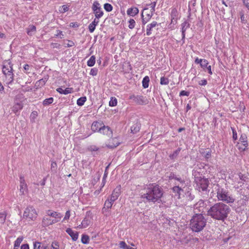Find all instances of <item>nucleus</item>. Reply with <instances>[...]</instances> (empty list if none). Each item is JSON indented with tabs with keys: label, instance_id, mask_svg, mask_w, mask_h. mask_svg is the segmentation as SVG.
<instances>
[{
	"label": "nucleus",
	"instance_id": "52",
	"mask_svg": "<svg viewBox=\"0 0 249 249\" xmlns=\"http://www.w3.org/2000/svg\"><path fill=\"white\" fill-rule=\"evenodd\" d=\"M129 25H128V28L130 29H132L135 27V21L133 19H130L128 21Z\"/></svg>",
	"mask_w": 249,
	"mask_h": 249
},
{
	"label": "nucleus",
	"instance_id": "3",
	"mask_svg": "<svg viewBox=\"0 0 249 249\" xmlns=\"http://www.w3.org/2000/svg\"><path fill=\"white\" fill-rule=\"evenodd\" d=\"M214 195H216V197L218 201L224 202L227 204L233 203L235 201V199L231 195L228 190L218 184L214 185L210 196L213 197Z\"/></svg>",
	"mask_w": 249,
	"mask_h": 249
},
{
	"label": "nucleus",
	"instance_id": "24",
	"mask_svg": "<svg viewBox=\"0 0 249 249\" xmlns=\"http://www.w3.org/2000/svg\"><path fill=\"white\" fill-rule=\"evenodd\" d=\"M66 232L71 237L73 241H76L78 238V233L77 231L74 232L71 228L67 229Z\"/></svg>",
	"mask_w": 249,
	"mask_h": 249
},
{
	"label": "nucleus",
	"instance_id": "33",
	"mask_svg": "<svg viewBox=\"0 0 249 249\" xmlns=\"http://www.w3.org/2000/svg\"><path fill=\"white\" fill-rule=\"evenodd\" d=\"M211 150L208 149V150H206L202 152L201 153L202 155L207 160H208L211 157Z\"/></svg>",
	"mask_w": 249,
	"mask_h": 249
},
{
	"label": "nucleus",
	"instance_id": "40",
	"mask_svg": "<svg viewBox=\"0 0 249 249\" xmlns=\"http://www.w3.org/2000/svg\"><path fill=\"white\" fill-rule=\"evenodd\" d=\"M23 240V237L22 236L18 237L14 242L15 247H19Z\"/></svg>",
	"mask_w": 249,
	"mask_h": 249
},
{
	"label": "nucleus",
	"instance_id": "49",
	"mask_svg": "<svg viewBox=\"0 0 249 249\" xmlns=\"http://www.w3.org/2000/svg\"><path fill=\"white\" fill-rule=\"evenodd\" d=\"M231 129L232 132V138L234 142H235V141H236L237 140V133L234 128L231 127Z\"/></svg>",
	"mask_w": 249,
	"mask_h": 249
},
{
	"label": "nucleus",
	"instance_id": "35",
	"mask_svg": "<svg viewBox=\"0 0 249 249\" xmlns=\"http://www.w3.org/2000/svg\"><path fill=\"white\" fill-rule=\"evenodd\" d=\"M92 9L93 12L97 10L100 11V9H101L100 4L97 1H94L92 7Z\"/></svg>",
	"mask_w": 249,
	"mask_h": 249
},
{
	"label": "nucleus",
	"instance_id": "59",
	"mask_svg": "<svg viewBox=\"0 0 249 249\" xmlns=\"http://www.w3.org/2000/svg\"><path fill=\"white\" fill-rule=\"evenodd\" d=\"M127 245L126 244L125 242L124 241H121L119 243V247L120 248L126 249L127 247Z\"/></svg>",
	"mask_w": 249,
	"mask_h": 249
},
{
	"label": "nucleus",
	"instance_id": "27",
	"mask_svg": "<svg viewBox=\"0 0 249 249\" xmlns=\"http://www.w3.org/2000/svg\"><path fill=\"white\" fill-rule=\"evenodd\" d=\"M139 13V9L137 7L128 8L127 10L128 15L134 17Z\"/></svg>",
	"mask_w": 249,
	"mask_h": 249
},
{
	"label": "nucleus",
	"instance_id": "45",
	"mask_svg": "<svg viewBox=\"0 0 249 249\" xmlns=\"http://www.w3.org/2000/svg\"><path fill=\"white\" fill-rule=\"evenodd\" d=\"M104 8L105 9V10L107 12H110L113 9L112 6L108 3H106L104 5Z\"/></svg>",
	"mask_w": 249,
	"mask_h": 249
},
{
	"label": "nucleus",
	"instance_id": "39",
	"mask_svg": "<svg viewBox=\"0 0 249 249\" xmlns=\"http://www.w3.org/2000/svg\"><path fill=\"white\" fill-rule=\"evenodd\" d=\"M53 102V97H50L48 99H45L43 101V105L45 106H48V105L52 104Z\"/></svg>",
	"mask_w": 249,
	"mask_h": 249
},
{
	"label": "nucleus",
	"instance_id": "25",
	"mask_svg": "<svg viewBox=\"0 0 249 249\" xmlns=\"http://www.w3.org/2000/svg\"><path fill=\"white\" fill-rule=\"evenodd\" d=\"M238 176L239 177V178L241 181H238V183L239 184H240V186H242L244 184V182L247 181V179H248V178L247 176H246L245 174H243L241 173H239L238 174Z\"/></svg>",
	"mask_w": 249,
	"mask_h": 249
},
{
	"label": "nucleus",
	"instance_id": "2",
	"mask_svg": "<svg viewBox=\"0 0 249 249\" xmlns=\"http://www.w3.org/2000/svg\"><path fill=\"white\" fill-rule=\"evenodd\" d=\"M145 193L141 196V198L145 199L148 202L155 203L158 201L163 195L162 190L155 184H150L145 188Z\"/></svg>",
	"mask_w": 249,
	"mask_h": 249
},
{
	"label": "nucleus",
	"instance_id": "41",
	"mask_svg": "<svg viewBox=\"0 0 249 249\" xmlns=\"http://www.w3.org/2000/svg\"><path fill=\"white\" fill-rule=\"evenodd\" d=\"M6 213L4 212L3 213H0V223L4 224L6 217Z\"/></svg>",
	"mask_w": 249,
	"mask_h": 249
},
{
	"label": "nucleus",
	"instance_id": "18",
	"mask_svg": "<svg viewBox=\"0 0 249 249\" xmlns=\"http://www.w3.org/2000/svg\"><path fill=\"white\" fill-rule=\"evenodd\" d=\"M120 143V142L117 138H113L109 140L108 143L107 144L106 146L109 148L112 149L118 146Z\"/></svg>",
	"mask_w": 249,
	"mask_h": 249
},
{
	"label": "nucleus",
	"instance_id": "43",
	"mask_svg": "<svg viewBox=\"0 0 249 249\" xmlns=\"http://www.w3.org/2000/svg\"><path fill=\"white\" fill-rule=\"evenodd\" d=\"M117 100L115 97H112L110 98V100L109 102V105L110 107H115L117 105Z\"/></svg>",
	"mask_w": 249,
	"mask_h": 249
},
{
	"label": "nucleus",
	"instance_id": "6",
	"mask_svg": "<svg viewBox=\"0 0 249 249\" xmlns=\"http://www.w3.org/2000/svg\"><path fill=\"white\" fill-rule=\"evenodd\" d=\"M195 181L197 189L200 192H205L206 194H207L208 187L209 184L208 179L199 177L196 178Z\"/></svg>",
	"mask_w": 249,
	"mask_h": 249
},
{
	"label": "nucleus",
	"instance_id": "4",
	"mask_svg": "<svg viewBox=\"0 0 249 249\" xmlns=\"http://www.w3.org/2000/svg\"><path fill=\"white\" fill-rule=\"evenodd\" d=\"M206 219L203 214L196 213L190 220V227L193 231L198 232L203 230L206 226Z\"/></svg>",
	"mask_w": 249,
	"mask_h": 249
},
{
	"label": "nucleus",
	"instance_id": "64",
	"mask_svg": "<svg viewBox=\"0 0 249 249\" xmlns=\"http://www.w3.org/2000/svg\"><path fill=\"white\" fill-rule=\"evenodd\" d=\"M55 36H58L60 38H63L64 37V35L61 31L57 30V34L55 35Z\"/></svg>",
	"mask_w": 249,
	"mask_h": 249
},
{
	"label": "nucleus",
	"instance_id": "20",
	"mask_svg": "<svg viewBox=\"0 0 249 249\" xmlns=\"http://www.w3.org/2000/svg\"><path fill=\"white\" fill-rule=\"evenodd\" d=\"M181 33H182V40L183 43H184V39L185 37V32L187 29L189 28L190 26V24L187 21H184L181 25Z\"/></svg>",
	"mask_w": 249,
	"mask_h": 249
},
{
	"label": "nucleus",
	"instance_id": "1",
	"mask_svg": "<svg viewBox=\"0 0 249 249\" xmlns=\"http://www.w3.org/2000/svg\"><path fill=\"white\" fill-rule=\"evenodd\" d=\"M231 212L230 207L222 202H218L212 205L207 210V215L214 220L224 222L227 219Z\"/></svg>",
	"mask_w": 249,
	"mask_h": 249
},
{
	"label": "nucleus",
	"instance_id": "22",
	"mask_svg": "<svg viewBox=\"0 0 249 249\" xmlns=\"http://www.w3.org/2000/svg\"><path fill=\"white\" fill-rule=\"evenodd\" d=\"M200 67L204 70L205 71H208V72L210 75L213 74V71L211 70V66L209 65V62L207 60L204 59V61H203V63H202Z\"/></svg>",
	"mask_w": 249,
	"mask_h": 249
},
{
	"label": "nucleus",
	"instance_id": "56",
	"mask_svg": "<svg viewBox=\"0 0 249 249\" xmlns=\"http://www.w3.org/2000/svg\"><path fill=\"white\" fill-rule=\"evenodd\" d=\"M98 73V69L96 68H94L91 69L89 74L92 76H96Z\"/></svg>",
	"mask_w": 249,
	"mask_h": 249
},
{
	"label": "nucleus",
	"instance_id": "47",
	"mask_svg": "<svg viewBox=\"0 0 249 249\" xmlns=\"http://www.w3.org/2000/svg\"><path fill=\"white\" fill-rule=\"evenodd\" d=\"M175 180H177V181L179 182V184H178L179 186H181V187H185L186 186L185 184V181L184 179H182L180 177H178L177 176Z\"/></svg>",
	"mask_w": 249,
	"mask_h": 249
},
{
	"label": "nucleus",
	"instance_id": "19",
	"mask_svg": "<svg viewBox=\"0 0 249 249\" xmlns=\"http://www.w3.org/2000/svg\"><path fill=\"white\" fill-rule=\"evenodd\" d=\"M104 123L103 122L94 121L92 124L91 129L92 131L94 132H99L100 127H102Z\"/></svg>",
	"mask_w": 249,
	"mask_h": 249
},
{
	"label": "nucleus",
	"instance_id": "28",
	"mask_svg": "<svg viewBox=\"0 0 249 249\" xmlns=\"http://www.w3.org/2000/svg\"><path fill=\"white\" fill-rule=\"evenodd\" d=\"M26 30L27 34L30 36H32L36 32V27L35 25H31L26 29Z\"/></svg>",
	"mask_w": 249,
	"mask_h": 249
},
{
	"label": "nucleus",
	"instance_id": "11",
	"mask_svg": "<svg viewBox=\"0 0 249 249\" xmlns=\"http://www.w3.org/2000/svg\"><path fill=\"white\" fill-rule=\"evenodd\" d=\"M56 223H57V221L56 220H53L51 219L49 216H48L47 214L43 217L41 222L42 226L43 227H48Z\"/></svg>",
	"mask_w": 249,
	"mask_h": 249
},
{
	"label": "nucleus",
	"instance_id": "21",
	"mask_svg": "<svg viewBox=\"0 0 249 249\" xmlns=\"http://www.w3.org/2000/svg\"><path fill=\"white\" fill-rule=\"evenodd\" d=\"M13 72L12 66L10 62H5L2 66V72L4 74Z\"/></svg>",
	"mask_w": 249,
	"mask_h": 249
},
{
	"label": "nucleus",
	"instance_id": "17",
	"mask_svg": "<svg viewBox=\"0 0 249 249\" xmlns=\"http://www.w3.org/2000/svg\"><path fill=\"white\" fill-rule=\"evenodd\" d=\"M20 192L22 195H24L27 192V186L24 177L20 176L19 177Z\"/></svg>",
	"mask_w": 249,
	"mask_h": 249
},
{
	"label": "nucleus",
	"instance_id": "23",
	"mask_svg": "<svg viewBox=\"0 0 249 249\" xmlns=\"http://www.w3.org/2000/svg\"><path fill=\"white\" fill-rule=\"evenodd\" d=\"M158 25L157 22L156 21H153L150 24H149L147 25L146 28V35L147 36H150L152 34L151 32L153 30V29L156 27Z\"/></svg>",
	"mask_w": 249,
	"mask_h": 249
},
{
	"label": "nucleus",
	"instance_id": "14",
	"mask_svg": "<svg viewBox=\"0 0 249 249\" xmlns=\"http://www.w3.org/2000/svg\"><path fill=\"white\" fill-rule=\"evenodd\" d=\"M178 16V13L177 9L176 8H172L170 13V18L171 19V25L172 24L175 25L177 23Z\"/></svg>",
	"mask_w": 249,
	"mask_h": 249
},
{
	"label": "nucleus",
	"instance_id": "5",
	"mask_svg": "<svg viewBox=\"0 0 249 249\" xmlns=\"http://www.w3.org/2000/svg\"><path fill=\"white\" fill-rule=\"evenodd\" d=\"M121 187L119 186V187H117L115 188L113 191L112 192V193L110 196V198L109 199H107L106 200L105 204H104V207L103 208V210H104L105 209H109L111 208L113 203L114 202L117 200L119 196L120 193H121Z\"/></svg>",
	"mask_w": 249,
	"mask_h": 249
},
{
	"label": "nucleus",
	"instance_id": "10",
	"mask_svg": "<svg viewBox=\"0 0 249 249\" xmlns=\"http://www.w3.org/2000/svg\"><path fill=\"white\" fill-rule=\"evenodd\" d=\"M92 219V213L90 211L87 212L85 217L82 220L81 224L79 225L77 227L79 229L87 228L91 223Z\"/></svg>",
	"mask_w": 249,
	"mask_h": 249
},
{
	"label": "nucleus",
	"instance_id": "38",
	"mask_svg": "<svg viewBox=\"0 0 249 249\" xmlns=\"http://www.w3.org/2000/svg\"><path fill=\"white\" fill-rule=\"evenodd\" d=\"M86 100H87V98L85 96L81 97L79 98V99H78V100H77V104L79 106H82L84 104V103H85Z\"/></svg>",
	"mask_w": 249,
	"mask_h": 249
},
{
	"label": "nucleus",
	"instance_id": "32",
	"mask_svg": "<svg viewBox=\"0 0 249 249\" xmlns=\"http://www.w3.org/2000/svg\"><path fill=\"white\" fill-rule=\"evenodd\" d=\"M150 81L149 77L148 76H145L142 79V84L144 89H146L149 86V83Z\"/></svg>",
	"mask_w": 249,
	"mask_h": 249
},
{
	"label": "nucleus",
	"instance_id": "63",
	"mask_svg": "<svg viewBox=\"0 0 249 249\" xmlns=\"http://www.w3.org/2000/svg\"><path fill=\"white\" fill-rule=\"evenodd\" d=\"M70 211H67V212L65 213V215L64 218H63V221L69 219L70 218Z\"/></svg>",
	"mask_w": 249,
	"mask_h": 249
},
{
	"label": "nucleus",
	"instance_id": "36",
	"mask_svg": "<svg viewBox=\"0 0 249 249\" xmlns=\"http://www.w3.org/2000/svg\"><path fill=\"white\" fill-rule=\"evenodd\" d=\"M185 194L186 197L189 201H192L195 198V196L192 194L190 191H186Z\"/></svg>",
	"mask_w": 249,
	"mask_h": 249
},
{
	"label": "nucleus",
	"instance_id": "12",
	"mask_svg": "<svg viewBox=\"0 0 249 249\" xmlns=\"http://www.w3.org/2000/svg\"><path fill=\"white\" fill-rule=\"evenodd\" d=\"M46 213L48 214V216L52 217L53 220H56L57 222H59L62 217L61 213L51 210L46 211Z\"/></svg>",
	"mask_w": 249,
	"mask_h": 249
},
{
	"label": "nucleus",
	"instance_id": "46",
	"mask_svg": "<svg viewBox=\"0 0 249 249\" xmlns=\"http://www.w3.org/2000/svg\"><path fill=\"white\" fill-rule=\"evenodd\" d=\"M51 249H60L59 243L57 241H53L51 244Z\"/></svg>",
	"mask_w": 249,
	"mask_h": 249
},
{
	"label": "nucleus",
	"instance_id": "37",
	"mask_svg": "<svg viewBox=\"0 0 249 249\" xmlns=\"http://www.w3.org/2000/svg\"><path fill=\"white\" fill-rule=\"evenodd\" d=\"M89 238L88 235L83 234L81 238V242L83 244H87L89 243Z\"/></svg>",
	"mask_w": 249,
	"mask_h": 249
},
{
	"label": "nucleus",
	"instance_id": "50",
	"mask_svg": "<svg viewBox=\"0 0 249 249\" xmlns=\"http://www.w3.org/2000/svg\"><path fill=\"white\" fill-rule=\"evenodd\" d=\"M157 2L154 1L152 3H151L149 4H147V6H150L151 9L150 12L153 13L154 14V12L155 11V6L156 5Z\"/></svg>",
	"mask_w": 249,
	"mask_h": 249
},
{
	"label": "nucleus",
	"instance_id": "55",
	"mask_svg": "<svg viewBox=\"0 0 249 249\" xmlns=\"http://www.w3.org/2000/svg\"><path fill=\"white\" fill-rule=\"evenodd\" d=\"M69 9V6L66 5H63L61 7V9H59V11L61 13H64L67 11H68Z\"/></svg>",
	"mask_w": 249,
	"mask_h": 249
},
{
	"label": "nucleus",
	"instance_id": "13",
	"mask_svg": "<svg viewBox=\"0 0 249 249\" xmlns=\"http://www.w3.org/2000/svg\"><path fill=\"white\" fill-rule=\"evenodd\" d=\"M100 133L107 136L108 137L112 136L113 132L112 129L108 126L103 125L99 129Z\"/></svg>",
	"mask_w": 249,
	"mask_h": 249
},
{
	"label": "nucleus",
	"instance_id": "9",
	"mask_svg": "<svg viewBox=\"0 0 249 249\" xmlns=\"http://www.w3.org/2000/svg\"><path fill=\"white\" fill-rule=\"evenodd\" d=\"M129 99L132 100L136 104L143 105L148 103V100L145 96L142 95H131L129 96Z\"/></svg>",
	"mask_w": 249,
	"mask_h": 249
},
{
	"label": "nucleus",
	"instance_id": "51",
	"mask_svg": "<svg viewBox=\"0 0 249 249\" xmlns=\"http://www.w3.org/2000/svg\"><path fill=\"white\" fill-rule=\"evenodd\" d=\"M22 108V106L20 104H17L15 105L13 107V110L16 113L19 110H20Z\"/></svg>",
	"mask_w": 249,
	"mask_h": 249
},
{
	"label": "nucleus",
	"instance_id": "15",
	"mask_svg": "<svg viewBox=\"0 0 249 249\" xmlns=\"http://www.w3.org/2000/svg\"><path fill=\"white\" fill-rule=\"evenodd\" d=\"M206 205L203 200H199L195 205L194 209L196 212H200L201 213L204 212V206Z\"/></svg>",
	"mask_w": 249,
	"mask_h": 249
},
{
	"label": "nucleus",
	"instance_id": "42",
	"mask_svg": "<svg viewBox=\"0 0 249 249\" xmlns=\"http://www.w3.org/2000/svg\"><path fill=\"white\" fill-rule=\"evenodd\" d=\"M94 14H95V16L96 18L99 19L103 16L104 13L101 9H100V11L97 10V11H94Z\"/></svg>",
	"mask_w": 249,
	"mask_h": 249
},
{
	"label": "nucleus",
	"instance_id": "8",
	"mask_svg": "<svg viewBox=\"0 0 249 249\" xmlns=\"http://www.w3.org/2000/svg\"><path fill=\"white\" fill-rule=\"evenodd\" d=\"M37 215L38 213L35 208L30 205L26 208L23 214L24 218H29L33 221L35 220Z\"/></svg>",
	"mask_w": 249,
	"mask_h": 249
},
{
	"label": "nucleus",
	"instance_id": "60",
	"mask_svg": "<svg viewBox=\"0 0 249 249\" xmlns=\"http://www.w3.org/2000/svg\"><path fill=\"white\" fill-rule=\"evenodd\" d=\"M107 176V173L106 172V171L105 172V173L104 174V176L102 179V187H103L106 183V179Z\"/></svg>",
	"mask_w": 249,
	"mask_h": 249
},
{
	"label": "nucleus",
	"instance_id": "53",
	"mask_svg": "<svg viewBox=\"0 0 249 249\" xmlns=\"http://www.w3.org/2000/svg\"><path fill=\"white\" fill-rule=\"evenodd\" d=\"M148 9V8H145L143 9V12H144V14H145L144 17H145L146 18H147L148 19H150L151 17L153 15V13L151 12H149V13H145V11L146 10H147Z\"/></svg>",
	"mask_w": 249,
	"mask_h": 249
},
{
	"label": "nucleus",
	"instance_id": "57",
	"mask_svg": "<svg viewBox=\"0 0 249 249\" xmlns=\"http://www.w3.org/2000/svg\"><path fill=\"white\" fill-rule=\"evenodd\" d=\"M96 26L95 24H94L93 23H92V22L91 23H90L89 25V31L90 33L93 32L95 30Z\"/></svg>",
	"mask_w": 249,
	"mask_h": 249
},
{
	"label": "nucleus",
	"instance_id": "58",
	"mask_svg": "<svg viewBox=\"0 0 249 249\" xmlns=\"http://www.w3.org/2000/svg\"><path fill=\"white\" fill-rule=\"evenodd\" d=\"M68 43H64L65 47H71L74 46V43L71 40H68Z\"/></svg>",
	"mask_w": 249,
	"mask_h": 249
},
{
	"label": "nucleus",
	"instance_id": "62",
	"mask_svg": "<svg viewBox=\"0 0 249 249\" xmlns=\"http://www.w3.org/2000/svg\"><path fill=\"white\" fill-rule=\"evenodd\" d=\"M190 95V92L186 90H181L179 93V96H188Z\"/></svg>",
	"mask_w": 249,
	"mask_h": 249
},
{
	"label": "nucleus",
	"instance_id": "54",
	"mask_svg": "<svg viewBox=\"0 0 249 249\" xmlns=\"http://www.w3.org/2000/svg\"><path fill=\"white\" fill-rule=\"evenodd\" d=\"M142 24L143 25H144L150 20L148 18L144 17V15H143V12H142Z\"/></svg>",
	"mask_w": 249,
	"mask_h": 249
},
{
	"label": "nucleus",
	"instance_id": "44",
	"mask_svg": "<svg viewBox=\"0 0 249 249\" xmlns=\"http://www.w3.org/2000/svg\"><path fill=\"white\" fill-rule=\"evenodd\" d=\"M169 81L168 78L164 76L160 78V84L162 85H166L169 84Z\"/></svg>",
	"mask_w": 249,
	"mask_h": 249
},
{
	"label": "nucleus",
	"instance_id": "30",
	"mask_svg": "<svg viewBox=\"0 0 249 249\" xmlns=\"http://www.w3.org/2000/svg\"><path fill=\"white\" fill-rule=\"evenodd\" d=\"M181 148L180 147H178L177 149H176L172 154H171L169 157L170 158V159L172 160H174L177 158L178 156V155L180 151H181Z\"/></svg>",
	"mask_w": 249,
	"mask_h": 249
},
{
	"label": "nucleus",
	"instance_id": "61",
	"mask_svg": "<svg viewBox=\"0 0 249 249\" xmlns=\"http://www.w3.org/2000/svg\"><path fill=\"white\" fill-rule=\"evenodd\" d=\"M41 243L39 242H34V249H40Z\"/></svg>",
	"mask_w": 249,
	"mask_h": 249
},
{
	"label": "nucleus",
	"instance_id": "31",
	"mask_svg": "<svg viewBox=\"0 0 249 249\" xmlns=\"http://www.w3.org/2000/svg\"><path fill=\"white\" fill-rule=\"evenodd\" d=\"M7 79V84L8 85L11 84L14 80V74L13 72L8 73L7 74H4Z\"/></svg>",
	"mask_w": 249,
	"mask_h": 249
},
{
	"label": "nucleus",
	"instance_id": "29",
	"mask_svg": "<svg viewBox=\"0 0 249 249\" xmlns=\"http://www.w3.org/2000/svg\"><path fill=\"white\" fill-rule=\"evenodd\" d=\"M56 91L58 92H59V93H60L61 94L66 95V94H68L69 93H71V88H67L66 89H63L61 88H57L56 89Z\"/></svg>",
	"mask_w": 249,
	"mask_h": 249
},
{
	"label": "nucleus",
	"instance_id": "7",
	"mask_svg": "<svg viewBox=\"0 0 249 249\" xmlns=\"http://www.w3.org/2000/svg\"><path fill=\"white\" fill-rule=\"evenodd\" d=\"M249 146L248 137L246 134L241 133L239 139L237 142L236 146L240 152L246 151Z\"/></svg>",
	"mask_w": 249,
	"mask_h": 249
},
{
	"label": "nucleus",
	"instance_id": "26",
	"mask_svg": "<svg viewBox=\"0 0 249 249\" xmlns=\"http://www.w3.org/2000/svg\"><path fill=\"white\" fill-rule=\"evenodd\" d=\"M141 124L139 123L134 124L131 126V132L133 134H136L140 130Z\"/></svg>",
	"mask_w": 249,
	"mask_h": 249
},
{
	"label": "nucleus",
	"instance_id": "16",
	"mask_svg": "<svg viewBox=\"0 0 249 249\" xmlns=\"http://www.w3.org/2000/svg\"><path fill=\"white\" fill-rule=\"evenodd\" d=\"M185 187L184 186L181 187V186H179V184L176 185L172 188V190L175 194V196H177L178 198L179 199L180 198L181 192H183V189L185 188Z\"/></svg>",
	"mask_w": 249,
	"mask_h": 249
},
{
	"label": "nucleus",
	"instance_id": "34",
	"mask_svg": "<svg viewBox=\"0 0 249 249\" xmlns=\"http://www.w3.org/2000/svg\"><path fill=\"white\" fill-rule=\"evenodd\" d=\"M95 63V56L92 55L87 62V65L89 67H92Z\"/></svg>",
	"mask_w": 249,
	"mask_h": 249
},
{
	"label": "nucleus",
	"instance_id": "48",
	"mask_svg": "<svg viewBox=\"0 0 249 249\" xmlns=\"http://www.w3.org/2000/svg\"><path fill=\"white\" fill-rule=\"evenodd\" d=\"M99 148L94 145H92L88 147V150L90 152H96L99 150Z\"/></svg>",
	"mask_w": 249,
	"mask_h": 249
}]
</instances>
